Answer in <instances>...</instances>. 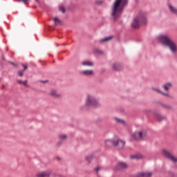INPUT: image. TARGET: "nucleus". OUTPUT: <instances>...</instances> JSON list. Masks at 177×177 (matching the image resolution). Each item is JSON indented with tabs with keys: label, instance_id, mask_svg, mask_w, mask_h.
Listing matches in <instances>:
<instances>
[{
	"label": "nucleus",
	"instance_id": "a19ab883",
	"mask_svg": "<svg viewBox=\"0 0 177 177\" xmlns=\"http://www.w3.org/2000/svg\"><path fill=\"white\" fill-rule=\"evenodd\" d=\"M62 45H66V44H63Z\"/></svg>",
	"mask_w": 177,
	"mask_h": 177
},
{
	"label": "nucleus",
	"instance_id": "6ab92c4d",
	"mask_svg": "<svg viewBox=\"0 0 177 177\" xmlns=\"http://www.w3.org/2000/svg\"><path fill=\"white\" fill-rule=\"evenodd\" d=\"M82 65L91 67V66H93V63L88 62V61H85V62H82Z\"/></svg>",
	"mask_w": 177,
	"mask_h": 177
},
{
	"label": "nucleus",
	"instance_id": "6e6552de",
	"mask_svg": "<svg viewBox=\"0 0 177 177\" xmlns=\"http://www.w3.org/2000/svg\"><path fill=\"white\" fill-rule=\"evenodd\" d=\"M50 96H52L53 97H55L56 99H59V97H60L62 95L59 93L57 90L52 89L50 91Z\"/></svg>",
	"mask_w": 177,
	"mask_h": 177
},
{
	"label": "nucleus",
	"instance_id": "20e7f679",
	"mask_svg": "<svg viewBox=\"0 0 177 177\" xmlns=\"http://www.w3.org/2000/svg\"><path fill=\"white\" fill-rule=\"evenodd\" d=\"M86 106L87 107H97L100 106L99 101L93 95H88L86 99Z\"/></svg>",
	"mask_w": 177,
	"mask_h": 177
},
{
	"label": "nucleus",
	"instance_id": "c85d7f7f",
	"mask_svg": "<svg viewBox=\"0 0 177 177\" xmlns=\"http://www.w3.org/2000/svg\"><path fill=\"white\" fill-rule=\"evenodd\" d=\"M100 169H102V168H100V167L99 166H97L95 168H94V171L96 172V174H97V172H99Z\"/></svg>",
	"mask_w": 177,
	"mask_h": 177
},
{
	"label": "nucleus",
	"instance_id": "f3484780",
	"mask_svg": "<svg viewBox=\"0 0 177 177\" xmlns=\"http://www.w3.org/2000/svg\"><path fill=\"white\" fill-rule=\"evenodd\" d=\"M168 8L171 13H174V15H177V9L175 8V7L171 6V4H169Z\"/></svg>",
	"mask_w": 177,
	"mask_h": 177
},
{
	"label": "nucleus",
	"instance_id": "473e14b6",
	"mask_svg": "<svg viewBox=\"0 0 177 177\" xmlns=\"http://www.w3.org/2000/svg\"><path fill=\"white\" fill-rule=\"evenodd\" d=\"M19 2H23L24 3H27V2H28V0H19Z\"/></svg>",
	"mask_w": 177,
	"mask_h": 177
},
{
	"label": "nucleus",
	"instance_id": "f8f14e48",
	"mask_svg": "<svg viewBox=\"0 0 177 177\" xmlns=\"http://www.w3.org/2000/svg\"><path fill=\"white\" fill-rule=\"evenodd\" d=\"M81 74L83 75H86V77H89L91 75H93V71L92 70H86L81 72Z\"/></svg>",
	"mask_w": 177,
	"mask_h": 177
},
{
	"label": "nucleus",
	"instance_id": "393cba45",
	"mask_svg": "<svg viewBox=\"0 0 177 177\" xmlns=\"http://www.w3.org/2000/svg\"><path fill=\"white\" fill-rule=\"evenodd\" d=\"M59 138L60 140H66V139H67V136H66L64 134H61L59 136Z\"/></svg>",
	"mask_w": 177,
	"mask_h": 177
},
{
	"label": "nucleus",
	"instance_id": "4c0bfd02",
	"mask_svg": "<svg viewBox=\"0 0 177 177\" xmlns=\"http://www.w3.org/2000/svg\"><path fill=\"white\" fill-rule=\"evenodd\" d=\"M35 1H36L37 3H39V1L35 0Z\"/></svg>",
	"mask_w": 177,
	"mask_h": 177
},
{
	"label": "nucleus",
	"instance_id": "58836bf2",
	"mask_svg": "<svg viewBox=\"0 0 177 177\" xmlns=\"http://www.w3.org/2000/svg\"><path fill=\"white\" fill-rule=\"evenodd\" d=\"M42 82L44 83V84H45L46 82H48V81H45V82H44V81H42Z\"/></svg>",
	"mask_w": 177,
	"mask_h": 177
},
{
	"label": "nucleus",
	"instance_id": "1a4fd4ad",
	"mask_svg": "<svg viewBox=\"0 0 177 177\" xmlns=\"http://www.w3.org/2000/svg\"><path fill=\"white\" fill-rule=\"evenodd\" d=\"M127 167H128V165H127V163L120 162L118 163V165H116L115 169H117L118 171H120V169H125Z\"/></svg>",
	"mask_w": 177,
	"mask_h": 177
},
{
	"label": "nucleus",
	"instance_id": "72a5a7b5",
	"mask_svg": "<svg viewBox=\"0 0 177 177\" xmlns=\"http://www.w3.org/2000/svg\"><path fill=\"white\" fill-rule=\"evenodd\" d=\"M95 3H96V5H102V1H95Z\"/></svg>",
	"mask_w": 177,
	"mask_h": 177
},
{
	"label": "nucleus",
	"instance_id": "f257e3e1",
	"mask_svg": "<svg viewBox=\"0 0 177 177\" xmlns=\"http://www.w3.org/2000/svg\"><path fill=\"white\" fill-rule=\"evenodd\" d=\"M128 5V1L127 0H115L113 4L111 6V15L114 20H117L119 17L122 15L124 8Z\"/></svg>",
	"mask_w": 177,
	"mask_h": 177
},
{
	"label": "nucleus",
	"instance_id": "a878e982",
	"mask_svg": "<svg viewBox=\"0 0 177 177\" xmlns=\"http://www.w3.org/2000/svg\"><path fill=\"white\" fill-rule=\"evenodd\" d=\"M54 21H55V26H57L59 24H60V23H62V21H60V19H57V17L54 18Z\"/></svg>",
	"mask_w": 177,
	"mask_h": 177
},
{
	"label": "nucleus",
	"instance_id": "a211bd4d",
	"mask_svg": "<svg viewBox=\"0 0 177 177\" xmlns=\"http://www.w3.org/2000/svg\"><path fill=\"white\" fill-rule=\"evenodd\" d=\"M151 175V172H142L140 174V177H150Z\"/></svg>",
	"mask_w": 177,
	"mask_h": 177
},
{
	"label": "nucleus",
	"instance_id": "5701e85b",
	"mask_svg": "<svg viewBox=\"0 0 177 177\" xmlns=\"http://www.w3.org/2000/svg\"><path fill=\"white\" fill-rule=\"evenodd\" d=\"M114 120L116 121V122H118V124H125V122L123 120L118 118H115Z\"/></svg>",
	"mask_w": 177,
	"mask_h": 177
},
{
	"label": "nucleus",
	"instance_id": "c9c22d12",
	"mask_svg": "<svg viewBox=\"0 0 177 177\" xmlns=\"http://www.w3.org/2000/svg\"><path fill=\"white\" fill-rule=\"evenodd\" d=\"M10 64H12V66H15V67L17 66V64H15V62H10Z\"/></svg>",
	"mask_w": 177,
	"mask_h": 177
},
{
	"label": "nucleus",
	"instance_id": "2eb2a0df",
	"mask_svg": "<svg viewBox=\"0 0 177 177\" xmlns=\"http://www.w3.org/2000/svg\"><path fill=\"white\" fill-rule=\"evenodd\" d=\"M130 158L131 160H140V159L143 158V156L140 153H138V154L131 156Z\"/></svg>",
	"mask_w": 177,
	"mask_h": 177
},
{
	"label": "nucleus",
	"instance_id": "cd10ccee",
	"mask_svg": "<svg viewBox=\"0 0 177 177\" xmlns=\"http://www.w3.org/2000/svg\"><path fill=\"white\" fill-rule=\"evenodd\" d=\"M24 75V70H21L18 71L19 77H23Z\"/></svg>",
	"mask_w": 177,
	"mask_h": 177
},
{
	"label": "nucleus",
	"instance_id": "b1692460",
	"mask_svg": "<svg viewBox=\"0 0 177 177\" xmlns=\"http://www.w3.org/2000/svg\"><path fill=\"white\" fill-rule=\"evenodd\" d=\"M113 39V37L112 36H109L108 37H105L104 39H102L100 42H107V41H110L111 39Z\"/></svg>",
	"mask_w": 177,
	"mask_h": 177
},
{
	"label": "nucleus",
	"instance_id": "bb28decb",
	"mask_svg": "<svg viewBox=\"0 0 177 177\" xmlns=\"http://www.w3.org/2000/svg\"><path fill=\"white\" fill-rule=\"evenodd\" d=\"M94 52L98 55H103V52L98 48H95Z\"/></svg>",
	"mask_w": 177,
	"mask_h": 177
},
{
	"label": "nucleus",
	"instance_id": "423d86ee",
	"mask_svg": "<svg viewBox=\"0 0 177 177\" xmlns=\"http://www.w3.org/2000/svg\"><path fill=\"white\" fill-rule=\"evenodd\" d=\"M125 146V141L115 137L113 138V147L116 150H121Z\"/></svg>",
	"mask_w": 177,
	"mask_h": 177
},
{
	"label": "nucleus",
	"instance_id": "79ce46f5",
	"mask_svg": "<svg viewBox=\"0 0 177 177\" xmlns=\"http://www.w3.org/2000/svg\"><path fill=\"white\" fill-rule=\"evenodd\" d=\"M57 46H59V44H57Z\"/></svg>",
	"mask_w": 177,
	"mask_h": 177
},
{
	"label": "nucleus",
	"instance_id": "ea45409f",
	"mask_svg": "<svg viewBox=\"0 0 177 177\" xmlns=\"http://www.w3.org/2000/svg\"><path fill=\"white\" fill-rule=\"evenodd\" d=\"M6 50H8V48H6Z\"/></svg>",
	"mask_w": 177,
	"mask_h": 177
},
{
	"label": "nucleus",
	"instance_id": "e433bc0d",
	"mask_svg": "<svg viewBox=\"0 0 177 177\" xmlns=\"http://www.w3.org/2000/svg\"><path fill=\"white\" fill-rule=\"evenodd\" d=\"M2 89H5V85L2 86Z\"/></svg>",
	"mask_w": 177,
	"mask_h": 177
},
{
	"label": "nucleus",
	"instance_id": "0eeeda50",
	"mask_svg": "<svg viewBox=\"0 0 177 177\" xmlns=\"http://www.w3.org/2000/svg\"><path fill=\"white\" fill-rule=\"evenodd\" d=\"M145 138V134L142 131H136L134 133L132 134V138L134 140H143Z\"/></svg>",
	"mask_w": 177,
	"mask_h": 177
},
{
	"label": "nucleus",
	"instance_id": "7c9ffc66",
	"mask_svg": "<svg viewBox=\"0 0 177 177\" xmlns=\"http://www.w3.org/2000/svg\"><path fill=\"white\" fill-rule=\"evenodd\" d=\"M152 91H154L155 92H157L158 93H161V91L158 88H153Z\"/></svg>",
	"mask_w": 177,
	"mask_h": 177
},
{
	"label": "nucleus",
	"instance_id": "f704fd0d",
	"mask_svg": "<svg viewBox=\"0 0 177 177\" xmlns=\"http://www.w3.org/2000/svg\"><path fill=\"white\" fill-rule=\"evenodd\" d=\"M22 67H24V71H26V70H27V68H28V66L25 64H22Z\"/></svg>",
	"mask_w": 177,
	"mask_h": 177
},
{
	"label": "nucleus",
	"instance_id": "ddd939ff",
	"mask_svg": "<svg viewBox=\"0 0 177 177\" xmlns=\"http://www.w3.org/2000/svg\"><path fill=\"white\" fill-rule=\"evenodd\" d=\"M172 86V83L167 82L163 84L162 88L165 92H168L169 91V88Z\"/></svg>",
	"mask_w": 177,
	"mask_h": 177
},
{
	"label": "nucleus",
	"instance_id": "f03ea898",
	"mask_svg": "<svg viewBox=\"0 0 177 177\" xmlns=\"http://www.w3.org/2000/svg\"><path fill=\"white\" fill-rule=\"evenodd\" d=\"M158 41L164 45L165 46H167L169 48L170 52L175 55L177 52V46L176 43H174L171 37L167 35H160L158 37Z\"/></svg>",
	"mask_w": 177,
	"mask_h": 177
},
{
	"label": "nucleus",
	"instance_id": "39448f33",
	"mask_svg": "<svg viewBox=\"0 0 177 177\" xmlns=\"http://www.w3.org/2000/svg\"><path fill=\"white\" fill-rule=\"evenodd\" d=\"M162 154L165 157V158H167V160H170L172 162H177V158L174 156V154H172V152H171L169 150L167 149H164L162 150Z\"/></svg>",
	"mask_w": 177,
	"mask_h": 177
},
{
	"label": "nucleus",
	"instance_id": "aec40b11",
	"mask_svg": "<svg viewBox=\"0 0 177 177\" xmlns=\"http://www.w3.org/2000/svg\"><path fill=\"white\" fill-rule=\"evenodd\" d=\"M161 106L166 110H172V106L169 104H162Z\"/></svg>",
	"mask_w": 177,
	"mask_h": 177
},
{
	"label": "nucleus",
	"instance_id": "4be33fe9",
	"mask_svg": "<svg viewBox=\"0 0 177 177\" xmlns=\"http://www.w3.org/2000/svg\"><path fill=\"white\" fill-rule=\"evenodd\" d=\"M93 160V155L86 156V160L87 162H91Z\"/></svg>",
	"mask_w": 177,
	"mask_h": 177
},
{
	"label": "nucleus",
	"instance_id": "9d476101",
	"mask_svg": "<svg viewBox=\"0 0 177 177\" xmlns=\"http://www.w3.org/2000/svg\"><path fill=\"white\" fill-rule=\"evenodd\" d=\"M37 177H49L50 176V171H41L40 173H38L36 175Z\"/></svg>",
	"mask_w": 177,
	"mask_h": 177
},
{
	"label": "nucleus",
	"instance_id": "9b49d317",
	"mask_svg": "<svg viewBox=\"0 0 177 177\" xmlns=\"http://www.w3.org/2000/svg\"><path fill=\"white\" fill-rule=\"evenodd\" d=\"M112 69L114 70L115 71H120L122 70V65L120 64H113L112 65Z\"/></svg>",
	"mask_w": 177,
	"mask_h": 177
},
{
	"label": "nucleus",
	"instance_id": "2f4dec72",
	"mask_svg": "<svg viewBox=\"0 0 177 177\" xmlns=\"http://www.w3.org/2000/svg\"><path fill=\"white\" fill-rule=\"evenodd\" d=\"M161 95H163V96H167V97H169V93H165L162 91L160 93Z\"/></svg>",
	"mask_w": 177,
	"mask_h": 177
},
{
	"label": "nucleus",
	"instance_id": "dca6fc26",
	"mask_svg": "<svg viewBox=\"0 0 177 177\" xmlns=\"http://www.w3.org/2000/svg\"><path fill=\"white\" fill-rule=\"evenodd\" d=\"M17 84H19L20 85H24V86H25L26 88H30V86H28V84H27L28 81L27 80H17Z\"/></svg>",
	"mask_w": 177,
	"mask_h": 177
},
{
	"label": "nucleus",
	"instance_id": "c756f323",
	"mask_svg": "<svg viewBox=\"0 0 177 177\" xmlns=\"http://www.w3.org/2000/svg\"><path fill=\"white\" fill-rule=\"evenodd\" d=\"M59 10H60V12H62V13H66V9H65L64 7H63V6L59 7Z\"/></svg>",
	"mask_w": 177,
	"mask_h": 177
},
{
	"label": "nucleus",
	"instance_id": "7ed1b4c3",
	"mask_svg": "<svg viewBox=\"0 0 177 177\" xmlns=\"http://www.w3.org/2000/svg\"><path fill=\"white\" fill-rule=\"evenodd\" d=\"M146 13L141 12H139L138 16L134 19L131 26L133 28H139L140 26L146 24L147 23V19H146Z\"/></svg>",
	"mask_w": 177,
	"mask_h": 177
},
{
	"label": "nucleus",
	"instance_id": "4468645a",
	"mask_svg": "<svg viewBox=\"0 0 177 177\" xmlns=\"http://www.w3.org/2000/svg\"><path fill=\"white\" fill-rule=\"evenodd\" d=\"M114 138H113L112 140H106L105 141V146H106V147H111V146H114Z\"/></svg>",
	"mask_w": 177,
	"mask_h": 177
},
{
	"label": "nucleus",
	"instance_id": "412c9836",
	"mask_svg": "<svg viewBox=\"0 0 177 177\" xmlns=\"http://www.w3.org/2000/svg\"><path fill=\"white\" fill-rule=\"evenodd\" d=\"M156 120H158V121L161 122L163 121V120H165V117L162 116V115L158 114L156 115Z\"/></svg>",
	"mask_w": 177,
	"mask_h": 177
}]
</instances>
